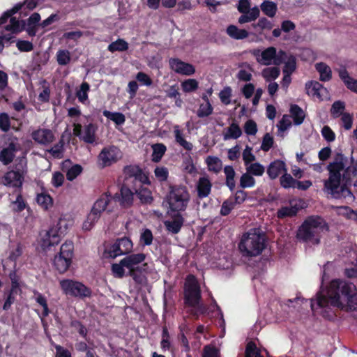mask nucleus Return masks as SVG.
I'll return each instance as SVG.
<instances>
[{"label": "nucleus", "instance_id": "1", "mask_svg": "<svg viewBox=\"0 0 357 357\" xmlns=\"http://www.w3.org/2000/svg\"><path fill=\"white\" fill-rule=\"evenodd\" d=\"M311 309L335 307L346 311L357 310V289L351 282L340 279L331 281L326 287V294L323 291L317 293V299L311 301Z\"/></svg>", "mask_w": 357, "mask_h": 357}, {"label": "nucleus", "instance_id": "2", "mask_svg": "<svg viewBox=\"0 0 357 357\" xmlns=\"http://www.w3.org/2000/svg\"><path fill=\"white\" fill-rule=\"evenodd\" d=\"M347 158L341 152L335 154L333 161L330 162L326 169L328 178L324 181V191L335 199L342 198L355 199L349 186L351 184V167H346Z\"/></svg>", "mask_w": 357, "mask_h": 357}, {"label": "nucleus", "instance_id": "3", "mask_svg": "<svg viewBox=\"0 0 357 357\" xmlns=\"http://www.w3.org/2000/svg\"><path fill=\"white\" fill-rule=\"evenodd\" d=\"M266 247V236L260 229H252L244 234L238 248L244 257H257Z\"/></svg>", "mask_w": 357, "mask_h": 357}, {"label": "nucleus", "instance_id": "4", "mask_svg": "<svg viewBox=\"0 0 357 357\" xmlns=\"http://www.w3.org/2000/svg\"><path fill=\"white\" fill-rule=\"evenodd\" d=\"M328 231V227L320 216H310L299 227L296 238L303 242L320 243V233Z\"/></svg>", "mask_w": 357, "mask_h": 357}, {"label": "nucleus", "instance_id": "5", "mask_svg": "<svg viewBox=\"0 0 357 357\" xmlns=\"http://www.w3.org/2000/svg\"><path fill=\"white\" fill-rule=\"evenodd\" d=\"M123 181L119 187V190L114 196V200L119 203L122 208L128 209L132 206L135 199L133 190V178L136 174L131 169V165H126L123 169Z\"/></svg>", "mask_w": 357, "mask_h": 357}, {"label": "nucleus", "instance_id": "6", "mask_svg": "<svg viewBox=\"0 0 357 357\" xmlns=\"http://www.w3.org/2000/svg\"><path fill=\"white\" fill-rule=\"evenodd\" d=\"M146 255L142 252L131 253L123 258V263L128 270L126 275L132 278L137 284H142L146 278L144 273H148L149 265L145 262Z\"/></svg>", "mask_w": 357, "mask_h": 357}, {"label": "nucleus", "instance_id": "7", "mask_svg": "<svg viewBox=\"0 0 357 357\" xmlns=\"http://www.w3.org/2000/svg\"><path fill=\"white\" fill-rule=\"evenodd\" d=\"M131 169L136 174V178L135 176L132 177L135 195L139 199L142 204H151L153 198L151 191L148 188L151 184L149 176L144 172L139 165H131Z\"/></svg>", "mask_w": 357, "mask_h": 357}, {"label": "nucleus", "instance_id": "8", "mask_svg": "<svg viewBox=\"0 0 357 357\" xmlns=\"http://www.w3.org/2000/svg\"><path fill=\"white\" fill-rule=\"evenodd\" d=\"M190 199V195L185 185H169L166 199L171 211L181 213L185 211L189 204Z\"/></svg>", "mask_w": 357, "mask_h": 357}, {"label": "nucleus", "instance_id": "9", "mask_svg": "<svg viewBox=\"0 0 357 357\" xmlns=\"http://www.w3.org/2000/svg\"><path fill=\"white\" fill-rule=\"evenodd\" d=\"M74 255V245L66 241L60 248V252L55 255L53 266L59 273H66L70 268Z\"/></svg>", "mask_w": 357, "mask_h": 357}, {"label": "nucleus", "instance_id": "10", "mask_svg": "<svg viewBox=\"0 0 357 357\" xmlns=\"http://www.w3.org/2000/svg\"><path fill=\"white\" fill-rule=\"evenodd\" d=\"M60 287L66 295L84 299L91 296V289L83 283L70 279L60 281Z\"/></svg>", "mask_w": 357, "mask_h": 357}, {"label": "nucleus", "instance_id": "11", "mask_svg": "<svg viewBox=\"0 0 357 357\" xmlns=\"http://www.w3.org/2000/svg\"><path fill=\"white\" fill-rule=\"evenodd\" d=\"M202 300L201 289L196 277L190 274L185 283L184 303L186 306H195Z\"/></svg>", "mask_w": 357, "mask_h": 357}, {"label": "nucleus", "instance_id": "12", "mask_svg": "<svg viewBox=\"0 0 357 357\" xmlns=\"http://www.w3.org/2000/svg\"><path fill=\"white\" fill-rule=\"evenodd\" d=\"M122 157L121 150L115 146L104 147L98 156L99 165L102 167L111 166Z\"/></svg>", "mask_w": 357, "mask_h": 357}, {"label": "nucleus", "instance_id": "13", "mask_svg": "<svg viewBox=\"0 0 357 357\" xmlns=\"http://www.w3.org/2000/svg\"><path fill=\"white\" fill-rule=\"evenodd\" d=\"M23 164L20 162L15 165L14 169L6 173L3 178V183L5 185L13 188H21L23 184L24 174Z\"/></svg>", "mask_w": 357, "mask_h": 357}, {"label": "nucleus", "instance_id": "14", "mask_svg": "<svg viewBox=\"0 0 357 357\" xmlns=\"http://www.w3.org/2000/svg\"><path fill=\"white\" fill-rule=\"evenodd\" d=\"M169 64L172 70L181 75L189 76L195 72V68L192 64L185 63L178 58L169 59Z\"/></svg>", "mask_w": 357, "mask_h": 357}, {"label": "nucleus", "instance_id": "15", "mask_svg": "<svg viewBox=\"0 0 357 357\" xmlns=\"http://www.w3.org/2000/svg\"><path fill=\"white\" fill-rule=\"evenodd\" d=\"M32 139L41 145H48L55 139L53 132L47 128H38L31 132Z\"/></svg>", "mask_w": 357, "mask_h": 357}, {"label": "nucleus", "instance_id": "16", "mask_svg": "<svg viewBox=\"0 0 357 357\" xmlns=\"http://www.w3.org/2000/svg\"><path fill=\"white\" fill-rule=\"evenodd\" d=\"M61 241V237L58 230L54 227L46 231L41 240V246L43 249L49 248L58 245Z\"/></svg>", "mask_w": 357, "mask_h": 357}, {"label": "nucleus", "instance_id": "17", "mask_svg": "<svg viewBox=\"0 0 357 357\" xmlns=\"http://www.w3.org/2000/svg\"><path fill=\"white\" fill-rule=\"evenodd\" d=\"M183 223L184 218L183 215L179 212H176L172 216V220L164 222V225L167 231L173 234H176L180 232Z\"/></svg>", "mask_w": 357, "mask_h": 357}, {"label": "nucleus", "instance_id": "18", "mask_svg": "<svg viewBox=\"0 0 357 357\" xmlns=\"http://www.w3.org/2000/svg\"><path fill=\"white\" fill-rule=\"evenodd\" d=\"M18 151L17 144L11 142L8 146L3 148L0 151V161L4 165H8L10 164L15 155V153Z\"/></svg>", "mask_w": 357, "mask_h": 357}, {"label": "nucleus", "instance_id": "19", "mask_svg": "<svg viewBox=\"0 0 357 357\" xmlns=\"http://www.w3.org/2000/svg\"><path fill=\"white\" fill-rule=\"evenodd\" d=\"M283 172H287L286 165L284 162L280 160L271 162L266 170V173L271 180L278 178Z\"/></svg>", "mask_w": 357, "mask_h": 357}, {"label": "nucleus", "instance_id": "20", "mask_svg": "<svg viewBox=\"0 0 357 357\" xmlns=\"http://www.w3.org/2000/svg\"><path fill=\"white\" fill-rule=\"evenodd\" d=\"M259 52L260 51L259 50H255L253 51V54L257 56V61L264 65H270L273 58L276 56V48L269 47L262 51L261 53V59L258 58Z\"/></svg>", "mask_w": 357, "mask_h": 357}, {"label": "nucleus", "instance_id": "21", "mask_svg": "<svg viewBox=\"0 0 357 357\" xmlns=\"http://www.w3.org/2000/svg\"><path fill=\"white\" fill-rule=\"evenodd\" d=\"M212 183L208 177H200L197 184V197L199 199L207 197L211 192Z\"/></svg>", "mask_w": 357, "mask_h": 357}, {"label": "nucleus", "instance_id": "22", "mask_svg": "<svg viewBox=\"0 0 357 357\" xmlns=\"http://www.w3.org/2000/svg\"><path fill=\"white\" fill-rule=\"evenodd\" d=\"M307 93L312 97L318 98L322 100L321 91L326 90L324 86L317 81H310L305 84Z\"/></svg>", "mask_w": 357, "mask_h": 357}, {"label": "nucleus", "instance_id": "23", "mask_svg": "<svg viewBox=\"0 0 357 357\" xmlns=\"http://www.w3.org/2000/svg\"><path fill=\"white\" fill-rule=\"evenodd\" d=\"M339 77L347 89L357 93V79L350 77L348 71L345 68L339 70Z\"/></svg>", "mask_w": 357, "mask_h": 357}, {"label": "nucleus", "instance_id": "24", "mask_svg": "<svg viewBox=\"0 0 357 357\" xmlns=\"http://www.w3.org/2000/svg\"><path fill=\"white\" fill-rule=\"evenodd\" d=\"M98 126L92 123L84 126V135L81 137L82 139L87 144H93L96 141V133Z\"/></svg>", "mask_w": 357, "mask_h": 357}, {"label": "nucleus", "instance_id": "25", "mask_svg": "<svg viewBox=\"0 0 357 357\" xmlns=\"http://www.w3.org/2000/svg\"><path fill=\"white\" fill-rule=\"evenodd\" d=\"M300 211L298 205L282 206L277 211V218L279 219H284L286 218H293L297 215Z\"/></svg>", "mask_w": 357, "mask_h": 357}, {"label": "nucleus", "instance_id": "26", "mask_svg": "<svg viewBox=\"0 0 357 357\" xmlns=\"http://www.w3.org/2000/svg\"><path fill=\"white\" fill-rule=\"evenodd\" d=\"M26 26V21L22 20L20 21L15 17H10V24L5 26L6 31H10L12 33H18L22 31Z\"/></svg>", "mask_w": 357, "mask_h": 357}, {"label": "nucleus", "instance_id": "27", "mask_svg": "<svg viewBox=\"0 0 357 357\" xmlns=\"http://www.w3.org/2000/svg\"><path fill=\"white\" fill-rule=\"evenodd\" d=\"M229 37L235 40H243L246 38L249 33L245 29H238L236 25H229L226 30Z\"/></svg>", "mask_w": 357, "mask_h": 357}, {"label": "nucleus", "instance_id": "28", "mask_svg": "<svg viewBox=\"0 0 357 357\" xmlns=\"http://www.w3.org/2000/svg\"><path fill=\"white\" fill-rule=\"evenodd\" d=\"M205 162L209 172L215 174L219 173L222 168V162L217 156L208 155L205 159Z\"/></svg>", "mask_w": 357, "mask_h": 357}, {"label": "nucleus", "instance_id": "29", "mask_svg": "<svg viewBox=\"0 0 357 357\" xmlns=\"http://www.w3.org/2000/svg\"><path fill=\"white\" fill-rule=\"evenodd\" d=\"M315 68L319 73L321 81L328 82L331 79L332 71L327 64L323 62L317 63L315 65Z\"/></svg>", "mask_w": 357, "mask_h": 357}, {"label": "nucleus", "instance_id": "30", "mask_svg": "<svg viewBox=\"0 0 357 357\" xmlns=\"http://www.w3.org/2000/svg\"><path fill=\"white\" fill-rule=\"evenodd\" d=\"M224 173L226 176L225 184L230 191H234L236 187L235 175L236 172L232 166L227 165L224 168Z\"/></svg>", "mask_w": 357, "mask_h": 357}, {"label": "nucleus", "instance_id": "31", "mask_svg": "<svg viewBox=\"0 0 357 357\" xmlns=\"http://www.w3.org/2000/svg\"><path fill=\"white\" fill-rule=\"evenodd\" d=\"M290 114L296 125H301L305 119L303 110L298 105H291L290 107Z\"/></svg>", "mask_w": 357, "mask_h": 357}, {"label": "nucleus", "instance_id": "32", "mask_svg": "<svg viewBox=\"0 0 357 357\" xmlns=\"http://www.w3.org/2000/svg\"><path fill=\"white\" fill-rule=\"evenodd\" d=\"M151 147L153 149L152 161L154 162H160L167 151L166 146L162 143H156L153 144Z\"/></svg>", "mask_w": 357, "mask_h": 357}, {"label": "nucleus", "instance_id": "33", "mask_svg": "<svg viewBox=\"0 0 357 357\" xmlns=\"http://www.w3.org/2000/svg\"><path fill=\"white\" fill-rule=\"evenodd\" d=\"M174 132L175 141L176 142V143H178L186 151H191L192 149L193 145L190 142L186 141L184 139L182 131L178 128V126H176L174 127Z\"/></svg>", "mask_w": 357, "mask_h": 357}, {"label": "nucleus", "instance_id": "34", "mask_svg": "<svg viewBox=\"0 0 357 357\" xmlns=\"http://www.w3.org/2000/svg\"><path fill=\"white\" fill-rule=\"evenodd\" d=\"M260 7L262 12L269 17H273L278 10L277 4L268 0H264Z\"/></svg>", "mask_w": 357, "mask_h": 357}, {"label": "nucleus", "instance_id": "35", "mask_svg": "<svg viewBox=\"0 0 357 357\" xmlns=\"http://www.w3.org/2000/svg\"><path fill=\"white\" fill-rule=\"evenodd\" d=\"M241 135L242 130L241 128L236 123L233 122L227 128V132L224 135V139L225 140L229 139H236L239 138Z\"/></svg>", "mask_w": 357, "mask_h": 357}, {"label": "nucleus", "instance_id": "36", "mask_svg": "<svg viewBox=\"0 0 357 357\" xmlns=\"http://www.w3.org/2000/svg\"><path fill=\"white\" fill-rule=\"evenodd\" d=\"M104 116L114 122L117 126L123 125L126 121L125 115L121 112H112L108 110L102 112Z\"/></svg>", "mask_w": 357, "mask_h": 357}, {"label": "nucleus", "instance_id": "37", "mask_svg": "<svg viewBox=\"0 0 357 357\" xmlns=\"http://www.w3.org/2000/svg\"><path fill=\"white\" fill-rule=\"evenodd\" d=\"M36 201L44 210H48L53 205V199L52 197L47 193L38 194L36 197Z\"/></svg>", "mask_w": 357, "mask_h": 357}, {"label": "nucleus", "instance_id": "38", "mask_svg": "<svg viewBox=\"0 0 357 357\" xmlns=\"http://www.w3.org/2000/svg\"><path fill=\"white\" fill-rule=\"evenodd\" d=\"M128 43L123 39L119 38L108 45L107 50L111 52L116 51L124 52L128 50Z\"/></svg>", "mask_w": 357, "mask_h": 357}, {"label": "nucleus", "instance_id": "39", "mask_svg": "<svg viewBox=\"0 0 357 357\" xmlns=\"http://www.w3.org/2000/svg\"><path fill=\"white\" fill-rule=\"evenodd\" d=\"M72 328L77 330L80 336L85 339L88 342H89L90 338L88 337V331L86 326L79 320L74 319L70 321V324Z\"/></svg>", "mask_w": 357, "mask_h": 357}, {"label": "nucleus", "instance_id": "40", "mask_svg": "<svg viewBox=\"0 0 357 357\" xmlns=\"http://www.w3.org/2000/svg\"><path fill=\"white\" fill-rule=\"evenodd\" d=\"M12 204L13 211L15 213L22 212L25 208L27 211L30 210V207L27 205L21 194L17 195L15 201L13 202Z\"/></svg>", "mask_w": 357, "mask_h": 357}, {"label": "nucleus", "instance_id": "41", "mask_svg": "<svg viewBox=\"0 0 357 357\" xmlns=\"http://www.w3.org/2000/svg\"><path fill=\"white\" fill-rule=\"evenodd\" d=\"M56 61L60 66H66L70 61V53L67 50H59L57 51Z\"/></svg>", "mask_w": 357, "mask_h": 357}, {"label": "nucleus", "instance_id": "42", "mask_svg": "<svg viewBox=\"0 0 357 357\" xmlns=\"http://www.w3.org/2000/svg\"><path fill=\"white\" fill-rule=\"evenodd\" d=\"M199 87V82L195 79H188L181 82V88L185 93L195 91Z\"/></svg>", "mask_w": 357, "mask_h": 357}, {"label": "nucleus", "instance_id": "43", "mask_svg": "<svg viewBox=\"0 0 357 357\" xmlns=\"http://www.w3.org/2000/svg\"><path fill=\"white\" fill-rule=\"evenodd\" d=\"M90 90V85L84 82L81 84L79 89L76 92V96L79 101L82 103H84L88 100V93Z\"/></svg>", "mask_w": 357, "mask_h": 357}, {"label": "nucleus", "instance_id": "44", "mask_svg": "<svg viewBox=\"0 0 357 357\" xmlns=\"http://www.w3.org/2000/svg\"><path fill=\"white\" fill-rule=\"evenodd\" d=\"M255 185V179L248 172L242 174L240 178V187L243 189L252 188Z\"/></svg>", "mask_w": 357, "mask_h": 357}, {"label": "nucleus", "instance_id": "45", "mask_svg": "<svg viewBox=\"0 0 357 357\" xmlns=\"http://www.w3.org/2000/svg\"><path fill=\"white\" fill-rule=\"evenodd\" d=\"M100 215L101 214L97 213L96 211H93V210L91 209V212L87 215L86 220L83 224V229L89 230L93 225L98 221Z\"/></svg>", "mask_w": 357, "mask_h": 357}, {"label": "nucleus", "instance_id": "46", "mask_svg": "<svg viewBox=\"0 0 357 357\" xmlns=\"http://www.w3.org/2000/svg\"><path fill=\"white\" fill-rule=\"evenodd\" d=\"M246 170L252 176H261L264 174L265 168L261 164L255 162L250 164V166L246 168Z\"/></svg>", "mask_w": 357, "mask_h": 357}, {"label": "nucleus", "instance_id": "47", "mask_svg": "<svg viewBox=\"0 0 357 357\" xmlns=\"http://www.w3.org/2000/svg\"><path fill=\"white\" fill-rule=\"evenodd\" d=\"M235 202L232 197H229L225 200L221 206L220 215L222 216L228 215L235 207Z\"/></svg>", "mask_w": 357, "mask_h": 357}, {"label": "nucleus", "instance_id": "48", "mask_svg": "<svg viewBox=\"0 0 357 357\" xmlns=\"http://www.w3.org/2000/svg\"><path fill=\"white\" fill-rule=\"evenodd\" d=\"M280 69L277 67H271L266 68L262 72V75L264 78L267 81H271V79H275L280 75Z\"/></svg>", "mask_w": 357, "mask_h": 357}, {"label": "nucleus", "instance_id": "49", "mask_svg": "<svg viewBox=\"0 0 357 357\" xmlns=\"http://www.w3.org/2000/svg\"><path fill=\"white\" fill-rule=\"evenodd\" d=\"M109 202V200L107 197H102L94 203L91 209L101 214L106 209Z\"/></svg>", "mask_w": 357, "mask_h": 357}, {"label": "nucleus", "instance_id": "50", "mask_svg": "<svg viewBox=\"0 0 357 357\" xmlns=\"http://www.w3.org/2000/svg\"><path fill=\"white\" fill-rule=\"evenodd\" d=\"M63 146L64 142L61 139L59 142L54 144L53 147L48 150V152L56 158H61L63 157Z\"/></svg>", "mask_w": 357, "mask_h": 357}, {"label": "nucleus", "instance_id": "51", "mask_svg": "<svg viewBox=\"0 0 357 357\" xmlns=\"http://www.w3.org/2000/svg\"><path fill=\"white\" fill-rule=\"evenodd\" d=\"M296 68V59L294 55L289 56L284 62L283 73L292 74Z\"/></svg>", "mask_w": 357, "mask_h": 357}, {"label": "nucleus", "instance_id": "52", "mask_svg": "<svg viewBox=\"0 0 357 357\" xmlns=\"http://www.w3.org/2000/svg\"><path fill=\"white\" fill-rule=\"evenodd\" d=\"M83 168L80 165H73L66 172V178L72 181L76 178L82 172Z\"/></svg>", "mask_w": 357, "mask_h": 357}, {"label": "nucleus", "instance_id": "53", "mask_svg": "<svg viewBox=\"0 0 357 357\" xmlns=\"http://www.w3.org/2000/svg\"><path fill=\"white\" fill-rule=\"evenodd\" d=\"M213 111V108L211 103H202L199 105V107L197 112V115L199 118H204L210 116Z\"/></svg>", "mask_w": 357, "mask_h": 357}, {"label": "nucleus", "instance_id": "54", "mask_svg": "<svg viewBox=\"0 0 357 357\" xmlns=\"http://www.w3.org/2000/svg\"><path fill=\"white\" fill-rule=\"evenodd\" d=\"M123 255L129 253L132 249V242L128 238L123 237L117 239Z\"/></svg>", "mask_w": 357, "mask_h": 357}, {"label": "nucleus", "instance_id": "55", "mask_svg": "<svg viewBox=\"0 0 357 357\" xmlns=\"http://www.w3.org/2000/svg\"><path fill=\"white\" fill-rule=\"evenodd\" d=\"M20 10H22V5L15 4L11 9L4 12L0 17V25L6 23L11 16L18 13Z\"/></svg>", "mask_w": 357, "mask_h": 357}, {"label": "nucleus", "instance_id": "56", "mask_svg": "<svg viewBox=\"0 0 357 357\" xmlns=\"http://www.w3.org/2000/svg\"><path fill=\"white\" fill-rule=\"evenodd\" d=\"M17 4L22 5V11L21 13L24 15H27V13L25 12V10H27L28 12L33 10L36 8L38 4V0H24L22 3H18Z\"/></svg>", "mask_w": 357, "mask_h": 357}, {"label": "nucleus", "instance_id": "57", "mask_svg": "<svg viewBox=\"0 0 357 357\" xmlns=\"http://www.w3.org/2000/svg\"><path fill=\"white\" fill-rule=\"evenodd\" d=\"M273 144L274 139L273 136L270 133L267 132L263 137L261 149L267 152L273 147Z\"/></svg>", "mask_w": 357, "mask_h": 357}, {"label": "nucleus", "instance_id": "58", "mask_svg": "<svg viewBox=\"0 0 357 357\" xmlns=\"http://www.w3.org/2000/svg\"><path fill=\"white\" fill-rule=\"evenodd\" d=\"M252 26L255 29L259 28L260 30H264V29L271 30V29H272L273 24L267 18L264 17H261L257 24H255V23L252 24Z\"/></svg>", "mask_w": 357, "mask_h": 357}, {"label": "nucleus", "instance_id": "59", "mask_svg": "<svg viewBox=\"0 0 357 357\" xmlns=\"http://www.w3.org/2000/svg\"><path fill=\"white\" fill-rule=\"evenodd\" d=\"M344 109V102L340 100H337L334 102L332 105L331 112L334 117H337L343 114Z\"/></svg>", "mask_w": 357, "mask_h": 357}, {"label": "nucleus", "instance_id": "60", "mask_svg": "<svg viewBox=\"0 0 357 357\" xmlns=\"http://www.w3.org/2000/svg\"><path fill=\"white\" fill-rule=\"evenodd\" d=\"M10 128V120L9 115L6 112L0 114V129L7 132Z\"/></svg>", "mask_w": 357, "mask_h": 357}, {"label": "nucleus", "instance_id": "61", "mask_svg": "<svg viewBox=\"0 0 357 357\" xmlns=\"http://www.w3.org/2000/svg\"><path fill=\"white\" fill-rule=\"evenodd\" d=\"M280 185L284 188H289L291 187L294 188L296 180L294 179L290 174L285 172V174L280 177Z\"/></svg>", "mask_w": 357, "mask_h": 357}, {"label": "nucleus", "instance_id": "62", "mask_svg": "<svg viewBox=\"0 0 357 357\" xmlns=\"http://www.w3.org/2000/svg\"><path fill=\"white\" fill-rule=\"evenodd\" d=\"M232 90L230 86L225 87L219 93V98L221 102L227 105L230 104V98L231 96Z\"/></svg>", "mask_w": 357, "mask_h": 357}, {"label": "nucleus", "instance_id": "63", "mask_svg": "<svg viewBox=\"0 0 357 357\" xmlns=\"http://www.w3.org/2000/svg\"><path fill=\"white\" fill-rule=\"evenodd\" d=\"M124 268H126V266L123 263V259L119 264H114L112 266V271L114 275L119 278H122L125 275Z\"/></svg>", "mask_w": 357, "mask_h": 357}, {"label": "nucleus", "instance_id": "64", "mask_svg": "<svg viewBox=\"0 0 357 357\" xmlns=\"http://www.w3.org/2000/svg\"><path fill=\"white\" fill-rule=\"evenodd\" d=\"M153 236L149 229H145L140 235V242L143 245H150L153 242Z\"/></svg>", "mask_w": 357, "mask_h": 357}]
</instances>
